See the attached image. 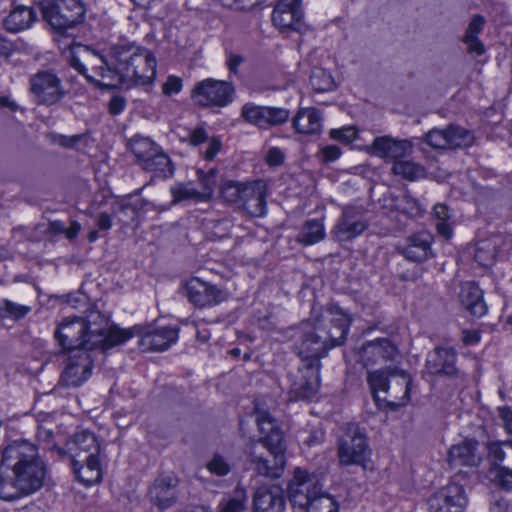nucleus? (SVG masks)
<instances>
[{"label":"nucleus","instance_id":"f257e3e1","mask_svg":"<svg viewBox=\"0 0 512 512\" xmlns=\"http://www.w3.org/2000/svg\"><path fill=\"white\" fill-rule=\"evenodd\" d=\"M69 63L88 82L105 88L129 83L147 85L156 75L155 56L130 42L112 45L108 59L86 46H74Z\"/></svg>","mask_w":512,"mask_h":512},{"label":"nucleus","instance_id":"f03ea898","mask_svg":"<svg viewBox=\"0 0 512 512\" xmlns=\"http://www.w3.org/2000/svg\"><path fill=\"white\" fill-rule=\"evenodd\" d=\"M328 311L330 315L339 317L317 319L313 326L303 330L295 344L297 354L303 361L302 367L293 376L290 388L296 399L309 400L317 393L320 358L329 349L342 345L346 339L351 318L338 306H331Z\"/></svg>","mask_w":512,"mask_h":512},{"label":"nucleus","instance_id":"7ed1b4c3","mask_svg":"<svg viewBox=\"0 0 512 512\" xmlns=\"http://www.w3.org/2000/svg\"><path fill=\"white\" fill-rule=\"evenodd\" d=\"M256 421L261 437L246 445L244 452L247 462L258 475L278 479L286 466L284 434L267 411H257Z\"/></svg>","mask_w":512,"mask_h":512},{"label":"nucleus","instance_id":"20e7f679","mask_svg":"<svg viewBox=\"0 0 512 512\" xmlns=\"http://www.w3.org/2000/svg\"><path fill=\"white\" fill-rule=\"evenodd\" d=\"M108 318L99 311H89L85 317L64 319L54 332L58 344L69 352L108 349L115 346Z\"/></svg>","mask_w":512,"mask_h":512},{"label":"nucleus","instance_id":"39448f33","mask_svg":"<svg viewBox=\"0 0 512 512\" xmlns=\"http://www.w3.org/2000/svg\"><path fill=\"white\" fill-rule=\"evenodd\" d=\"M0 471H9L29 494L39 490L46 478L47 468L39 456L38 447L27 440H16L2 450Z\"/></svg>","mask_w":512,"mask_h":512},{"label":"nucleus","instance_id":"423d86ee","mask_svg":"<svg viewBox=\"0 0 512 512\" xmlns=\"http://www.w3.org/2000/svg\"><path fill=\"white\" fill-rule=\"evenodd\" d=\"M134 336H139V346L143 351H164L178 339L177 329L155 327L153 325H136L130 329H113L112 338L115 345L125 343Z\"/></svg>","mask_w":512,"mask_h":512},{"label":"nucleus","instance_id":"0eeeda50","mask_svg":"<svg viewBox=\"0 0 512 512\" xmlns=\"http://www.w3.org/2000/svg\"><path fill=\"white\" fill-rule=\"evenodd\" d=\"M40 7L43 19L60 34L82 23L86 12L81 0H45Z\"/></svg>","mask_w":512,"mask_h":512},{"label":"nucleus","instance_id":"6e6552de","mask_svg":"<svg viewBox=\"0 0 512 512\" xmlns=\"http://www.w3.org/2000/svg\"><path fill=\"white\" fill-rule=\"evenodd\" d=\"M367 382L376 402L381 400L386 402L385 399L380 398L379 394L381 392L388 393L391 391L395 399H397L398 393L403 392L400 404H405L410 398L412 378L408 373L397 367H386L369 372Z\"/></svg>","mask_w":512,"mask_h":512},{"label":"nucleus","instance_id":"1a4fd4ad","mask_svg":"<svg viewBox=\"0 0 512 512\" xmlns=\"http://www.w3.org/2000/svg\"><path fill=\"white\" fill-rule=\"evenodd\" d=\"M370 448L364 432L354 424H349L338 441V458L341 465L366 467Z\"/></svg>","mask_w":512,"mask_h":512},{"label":"nucleus","instance_id":"9d476101","mask_svg":"<svg viewBox=\"0 0 512 512\" xmlns=\"http://www.w3.org/2000/svg\"><path fill=\"white\" fill-rule=\"evenodd\" d=\"M287 491L294 506H307L323 491L322 477L318 473L297 467L288 483Z\"/></svg>","mask_w":512,"mask_h":512},{"label":"nucleus","instance_id":"9b49d317","mask_svg":"<svg viewBox=\"0 0 512 512\" xmlns=\"http://www.w3.org/2000/svg\"><path fill=\"white\" fill-rule=\"evenodd\" d=\"M234 87L227 81L205 79L192 90L193 101L201 107H225L233 101Z\"/></svg>","mask_w":512,"mask_h":512},{"label":"nucleus","instance_id":"f8f14e48","mask_svg":"<svg viewBox=\"0 0 512 512\" xmlns=\"http://www.w3.org/2000/svg\"><path fill=\"white\" fill-rule=\"evenodd\" d=\"M460 475L452 477L451 481L428 500L430 512H463L468 499L462 484L457 481Z\"/></svg>","mask_w":512,"mask_h":512},{"label":"nucleus","instance_id":"ddd939ff","mask_svg":"<svg viewBox=\"0 0 512 512\" xmlns=\"http://www.w3.org/2000/svg\"><path fill=\"white\" fill-rule=\"evenodd\" d=\"M94 350L69 352L60 382L67 387H78L92 374Z\"/></svg>","mask_w":512,"mask_h":512},{"label":"nucleus","instance_id":"4468645a","mask_svg":"<svg viewBox=\"0 0 512 512\" xmlns=\"http://www.w3.org/2000/svg\"><path fill=\"white\" fill-rule=\"evenodd\" d=\"M424 141L433 149H457L471 146L474 136L463 127L449 125L444 129H431L425 134Z\"/></svg>","mask_w":512,"mask_h":512},{"label":"nucleus","instance_id":"2eb2a0df","mask_svg":"<svg viewBox=\"0 0 512 512\" xmlns=\"http://www.w3.org/2000/svg\"><path fill=\"white\" fill-rule=\"evenodd\" d=\"M241 117L249 124L267 130L285 124L290 118V111L282 107L246 103L241 109Z\"/></svg>","mask_w":512,"mask_h":512},{"label":"nucleus","instance_id":"dca6fc26","mask_svg":"<svg viewBox=\"0 0 512 512\" xmlns=\"http://www.w3.org/2000/svg\"><path fill=\"white\" fill-rule=\"evenodd\" d=\"M30 91L38 104L53 105L65 95L61 80L52 72L40 71L30 78Z\"/></svg>","mask_w":512,"mask_h":512},{"label":"nucleus","instance_id":"f3484780","mask_svg":"<svg viewBox=\"0 0 512 512\" xmlns=\"http://www.w3.org/2000/svg\"><path fill=\"white\" fill-rule=\"evenodd\" d=\"M368 227L364 209L356 206H346L342 215L332 230L333 237L340 242L350 241L362 234Z\"/></svg>","mask_w":512,"mask_h":512},{"label":"nucleus","instance_id":"a211bd4d","mask_svg":"<svg viewBox=\"0 0 512 512\" xmlns=\"http://www.w3.org/2000/svg\"><path fill=\"white\" fill-rule=\"evenodd\" d=\"M271 18L273 25L280 31H298L303 20L301 0H283L278 2L273 9Z\"/></svg>","mask_w":512,"mask_h":512},{"label":"nucleus","instance_id":"6ab92c4d","mask_svg":"<svg viewBox=\"0 0 512 512\" xmlns=\"http://www.w3.org/2000/svg\"><path fill=\"white\" fill-rule=\"evenodd\" d=\"M434 237L427 231H419L409 235L404 244L397 246V251L407 260L424 262L433 256L431 245Z\"/></svg>","mask_w":512,"mask_h":512},{"label":"nucleus","instance_id":"aec40b11","mask_svg":"<svg viewBox=\"0 0 512 512\" xmlns=\"http://www.w3.org/2000/svg\"><path fill=\"white\" fill-rule=\"evenodd\" d=\"M457 352L452 347H436L427 355L426 369L429 374L454 377L459 375L456 367Z\"/></svg>","mask_w":512,"mask_h":512},{"label":"nucleus","instance_id":"412c9836","mask_svg":"<svg viewBox=\"0 0 512 512\" xmlns=\"http://www.w3.org/2000/svg\"><path fill=\"white\" fill-rule=\"evenodd\" d=\"M186 293L189 301L198 307L216 305L227 299L225 291L198 278L186 284Z\"/></svg>","mask_w":512,"mask_h":512},{"label":"nucleus","instance_id":"4be33fe9","mask_svg":"<svg viewBox=\"0 0 512 512\" xmlns=\"http://www.w3.org/2000/svg\"><path fill=\"white\" fill-rule=\"evenodd\" d=\"M510 246V240L503 234H493L476 243L474 258L483 267L492 266Z\"/></svg>","mask_w":512,"mask_h":512},{"label":"nucleus","instance_id":"5701e85b","mask_svg":"<svg viewBox=\"0 0 512 512\" xmlns=\"http://www.w3.org/2000/svg\"><path fill=\"white\" fill-rule=\"evenodd\" d=\"M66 447L71 463L76 464L84 463L85 456L98 457L100 452V445L96 436L88 430L74 433L67 441Z\"/></svg>","mask_w":512,"mask_h":512},{"label":"nucleus","instance_id":"b1692460","mask_svg":"<svg viewBox=\"0 0 512 512\" xmlns=\"http://www.w3.org/2000/svg\"><path fill=\"white\" fill-rule=\"evenodd\" d=\"M358 354L364 367L368 368L380 361L392 360L397 354V348L389 339L380 338L363 344Z\"/></svg>","mask_w":512,"mask_h":512},{"label":"nucleus","instance_id":"393cba45","mask_svg":"<svg viewBox=\"0 0 512 512\" xmlns=\"http://www.w3.org/2000/svg\"><path fill=\"white\" fill-rule=\"evenodd\" d=\"M478 442L475 440H464L463 442L453 445L448 452V463L451 468L460 467H478L482 458L478 452Z\"/></svg>","mask_w":512,"mask_h":512},{"label":"nucleus","instance_id":"a878e982","mask_svg":"<svg viewBox=\"0 0 512 512\" xmlns=\"http://www.w3.org/2000/svg\"><path fill=\"white\" fill-rule=\"evenodd\" d=\"M266 184L263 181L246 183L240 204L252 217H262L266 214Z\"/></svg>","mask_w":512,"mask_h":512},{"label":"nucleus","instance_id":"bb28decb","mask_svg":"<svg viewBox=\"0 0 512 512\" xmlns=\"http://www.w3.org/2000/svg\"><path fill=\"white\" fill-rule=\"evenodd\" d=\"M177 484L171 476L157 478L149 489L150 500L162 509L171 507L178 498Z\"/></svg>","mask_w":512,"mask_h":512},{"label":"nucleus","instance_id":"cd10ccee","mask_svg":"<svg viewBox=\"0 0 512 512\" xmlns=\"http://www.w3.org/2000/svg\"><path fill=\"white\" fill-rule=\"evenodd\" d=\"M256 512H282L285 506L284 492L280 486L260 487L254 495Z\"/></svg>","mask_w":512,"mask_h":512},{"label":"nucleus","instance_id":"c85d7f7f","mask_svg":"<svg viewBox=\"0 0 512 512\" xmlns=\"http://www.w3.org/2000/svg\"><path fill=\"white\" fill-rule=\"evenodd\" d=\"M412 149L408 140H397L390 136L376 137L372 143V153L385 159L397 161Z\"/></svg>","mask_w":512,"mask_h":512},{"label":"nucleus","instance_id":"c756f323","mask_svg":"<svg viewBox=\"0 0 512 512\" xmlns=\"http://www.w3.org/2000/svg\"><path fill=\"white\" fill-rule=\"evenodd\" d=\"M459 299L462 306L473 316L481 317L487 312L482 290L473 282L461 286Z\"/></svg>","mask_w":512,"mask_h":512},{"label":"nucleus","instance_id":"7c9ffc66","mask_svg":"<svg viewBox=\"0 0 512 512\" xmlns=\"http://www.w3.org/2000/svg\"><path fill=\"white\" fill-rule=\"evenodd\" d=\"M292 126L300 134H317L322 129V116L315 108H300L293 118Z\"/></svg>","mask_w":512,"mask_h":512},{"label":"nucleus","instance_id":"2f4dec72","mask_svg":"<svg viewBox=\"0 0 512 512\" xmlns=\"http://www.w3.org/2000/svg\"><path fill=\"white\" fill-rule=\"evenodd\" d=\"M35 20V13L27 6H17L3 19V27L12 33L29 28Z\"/></svg>","mask_w":512,"mask_h":512},{"label":"nucleus","instance_id":"473e14b6","mask_svg":"<svg viewBox=\"0 0 512 512\" xmlns=\"http://www.w3.org/2000/svg\"><path fill=\"white\" fill-rule=\"evenodd\" d=\"M140 166L143 170L160 178H169L174 173L173 163L162 148L154 155L149 156L148 159H144Z\"/></svg>","mask_w":512,"mask_h":512},{"label":"nucleus","instance_id":"72a5a7b5","mask_svg":"<svg viewBox=\"0 0 512 512\" xmlns=\"http://www.w3.org/2000/svg\"><path fill=\"white\" fill-rule=\"evenodd\" d=\"M74 473L79 481L85 485H92L101 480V466L99 457L85 456L84 463H72Z\"/></svg>","mask_w":512,"mask_h":512},{"label":"nucleus","instance_id":"f704fd0d","mask_svg":"<svg viewBox=\"0 0 512 512\" xmlns=\"http://www.w3.org/2000/svg\"><path fill=\"white\" fill-rule=\"evenodd\" d=\"M128 147L137 158L139 165L144 162V159H148L149 156L154 155L161 149L152 139L140 135L131 138L128 141Z\"/></svg>","mask_w":512,"mask_h":512},{"label":"nucleus","instance_id":"c9c22d12","mask_svg":"<svg viewBox=\"0 0 512 512\" xmlns=\"http://www.w3.org/2000/svg\"><path fill=\"white\" fill-rule=\"evenodd\" d=\"M30 495L23 486L18 484L15 476L0 471V499L3 501H15L23 496Z\"/></svg>","mask_w":512,"mask_h":512},{"label":"nucleus","instance_id":"e433bc0d","mask_svg":"<svg viewBox=\"0 0 512 512\" xmlns=\"http://www.w3.org/2000/svg\"><path fill=\"white\" fill-rule=\"evenodd\" d=\"M325 236L323 223L320 220L313 219L303 224L296 241L306 246L313 245L322 241Z\"/></svg>","mask_w":512,"mask_h":512},{"label":"nucleus","instance_id":"4c0bfd02","mask_svg":"<svg viewBox=\"0 0 512 512\" xmlns=\"http://www.w3.org/2000/svg\"><path fill=\"white\" fill-rule=\"evenodd\" d=\"M391 207L402 214L408 215L409 217H419L424 212L419 201L409 194L392 197Z\"/></svg>","mask_w":512,"mask_h":512},{"label":"nucleus","instance_id":"58836bf2","mask_svg":"<svg viewBox=\"0 0 512 512\" xmlns=\"http://www.w3.org/2000/svg\"><path fill=\"white\" fill-rule=\"evenodd\" d=\"M392 172L408 181H415L425 176V169L418 163L410 160H397L394 162Z\"/></svg>","mask_w":512,"mask_h":512},{"label":"nucleus","instance_id":"ea45409f","mask_svg":"<svg viewBox=\"0 0 512 512\" xmlns=\"http://www.w3.org/2000/svg\"><path fill=\"white\" fill-rule=\"evenodd\" d=\"M433 216L437 232L447 239L450 238L452 236V226L449 223L450 213L448 207L444 204H436L433 208Z\"/></svg>","mask_w":512,"mask_h":512},{"label":"nucleus","instance_id":"a19ab883","mask_svg":"<svg viewBox=\"0 0 512 512\" xmlns=\"http://www.w3.org/2000/svg\"><path fill=\"white\" fill-rule=\"evenodd\" d=\"M310 83L316 92L330 91L335 87V82L331 74L320 67L312 69Z\"/></svg>","mask_w":512,"mask_h":512},{"label":"nucleus","instance_id":"79ce46f5","mask_svg":"<svg viewBox=\"0 0 512 512\" xmlns=\"http://www.w3.org/2000/svg\"><path fill=\"white\" fill-rule=\"evenodd\" d=\"M301 508L306 509L307 512H338V504L324 491L313 498L309 505Z\"/></svg>","mask_w":512,"mask_h":512},{"label":"nucleus","instance_id":"37998d69","mask_svg":"<svg viewBox=\"0 0 512 512\" xmlns=\"http://www.w3.org/2000/svg\"><path fill=\"white\" fill-rule=\"evenodd\" d=\"M172 205L186 200L203 201L198 190L193 188L190 183H180L171 187Z\"/></svg>","mask_w":512,"mask_h":512},{"label":"nucleus","instance_id":"c03bdc74","mask_svg":"<svg viewBox=\"0 0 512 512\" xmlns=\"http://www.w3.org/2000/svg\"><path fill=\"white\" fill-rule=\"evenodd\" d=\"M31 311L30 306L21 305L10 300L0 301V317L19 320L24 318Z\"/></svg>","mask_w":512,"mask_h":512},{"label":"nucleus","instance_id":"a18cd8bd","mask_svg":"<svg viewBox=\"0 0 512 512\" xmlns=\"http://www.w3.org/2000/svg\"><path fill=\"white\" fill-rule=\"evenodd\" d=\"M246 183L226 181L220 189L222 198L234 204H240Z\"/></svg>","mask_w":512,"mask_h":512},{"label":"nucleus","instance_id":"49530a36","mask_svg":"<svg viewBox=\"0 0 512 512\" xmlns=\"http://www.w3.org/2000/svg\"><path fill=\"white\" fill-rule=\"evenodd\" d=\"M246 494L243 490L236 491V495L227 500L221 502V512H243L245 510Z\"/></svg>","mask_w":512,"mask_h":512},{"label":"nucleus","instance_id":"de8ad7c7","mask_svg":"<svg viewBox=\"0 0 512 512\" xmlns=\"http://www.w3.org/2000/svg\"><path fill=\"white\" fill-rule=\"evenodd\" d=\"M207 469L217 476H225L231 471V466L223 456L215 454L207 463Z\"/></svg>","mask_w":512,"mask_h":512},{"label":"nucleus","instance_id":"09e8293b","mask_svg":"<svg viewBox=\"0 0 512 512\" xmlns=\"http://www.w3.org/2000/svg\"><path fill=\"white\" fill-rule=\"evenodd\" d=\"M198 175L202 186V190L199 191V193L203 201H208L213 195V191L216 186V179H213V176L204 175L202 171H199Z\"/></svg>","mask_w":512,"mask_h":512},{"label":"nucleus","instance_id":"8fccbe9b","mask_svg":"<svg viewBox=\"0 0 512 512\" xmlns=\"http://www.w3.org/2000/svg\"><path fill=\"white\" fill-rule=\"evenodd\" d=\"M357 131L354 127H344L341 129H332L330 137L333 140L348 144L356 138Z\"/></svg>","mask_w":512,"mask_h":512},{"label":"nucleus","instance_id":"3c124183","mask_svg":"<svg viewBox=\"0 0 512 512\" xmlns=\"http://www.w3.org/2000/svg\"><path fill=\"white\" fill-rule=\"evenodd\" d=\"M223 6L236 8L239 10H251L257 6L261 0H218Z\"/></svg>","mask_w":512,"mask_h":512},{"label":"nucleus","instance_id":"603ef678","mask_svg":"<svg viewBox=\"0 0 512 512\" xmlns=\"http://www.w3.org/2000/svg\"><path fill=\"white\" fill-rule=\"evenodd\" d=\"M485 19L481 15H474L471 19L464 36L478 37L483 30Z\"/></svg>","mask_w":512,"mask_h":512},{"label":"nucleus","instance_id":"864d4df0","mask_svg":"<svg viewBox=\"0 0 512 512\" xmlns=\"http://www.w3.org/2000/svg\"><path fill=\"white\" fill-rule=\"evenodd\" d=\"M119 215V220L127 224L128 213H131L130 218H134L137 215V207L129 202H123L118 205L114 210Z\"/></svg>","mask_w":512,"mask_h":512},{"label":"nucleus","instance_id":"5fc2aeb1","mask_svg":"<svg viewBox=\"0 0 512 512\" xmlns=\"http://www.w3.org/2000/svg\"><path fill=\"white\" fill-rule=\"evenodd\" d=\"M463 42L467 46L468 53H474L476 55H482L485 51L483 43L474 36H464Z\"/></svg>","mask_w":512,"mask_h":512},{"label":"nucleus","instance_id":"6e6d98bb","mask_svg":"<svg viewBox=\"0 0 512 512\" xmlns=\"http://www.w3.org/2000/svg\"><path fill=\"white\" fill-rule=\"evenodd\" d=\"M182 88V80L175 76H169L163 85V93L172 95L178 93Z\"/></svg>","mask_w":512,"mask_h":512},{"label":"nucleus","instance_id":"4d7b16f0","mask_svg":"<svg viewBox=\"0 0 512 512\" xmlns=\"http://www.w3.org/2000/svg\"><path fill=\"white\" fill-rule=\"evenodd\" d=\"M285 155L283 151L277 147H272L268 150L266 155V162L270 166H278L284 162Z\"/></svg>","mask_w":512,"mask_h":512},{"label":"nucleus","instance_id":"13d9d810","mask_svg":"<svg viewBox=\"0 0 512 512\" xmlns=\"http://www.w3.org/2000/svg\"><path fill=\"white\" fill-rule=\"evenodd\" d=\"M209 139L208 134L204 127H196L189 135V143L193 146H198Z\"/></svg>","mask_w":512,"mask_h":512},{"label":"nucleus","instance_id":"bf43d9fd","mask_svg":"<svg viewBox=\"0 0 512 512\" xmlns=\"http://www.w3.org/2000/svg\"><path fill=\"white\" fill-rule=\"evenodd\" d=\"M244 57L240 54L228 52L226 57V65L230 73L237 74L238 67L244 62Z\"/></svg>","mask_w":512,"mask_h":512},{"label":"nucleus","instance_id":"052dcab7","mask_svg":"<svg viewBox=\"0 0 512 512\" xmlns=\"http://www.w3.org/2000/svg\"><path fill=\"white\" fill-rule=\"evenodd\" d=\"M221 147H222L221 141L216 137H212L208 142V147H207L206 151L204 152V158L206 160L214 159L215 156L221 150Z\"/></svg>","mask_w":512,"mask_h":512},{"label":"nucleus","instance_id":"680f3d73","mask_svg":"<svg viewBox=\"0 0 512 512\" xmlns=\"http://www.w3.org/2000/svg\"><path fill=\"white\" fill-rule=\"evenodd\" d=\"M37 438L40 442L50 443L54 438V431L48 425L41 424L37 430Z\"/></svg>","mask_w":512,"mask_h":512},{"label":"nucleus","instance_id":"e2e57ef3","mask_svg":"<svg viewBox=\"0 0 512 512\" xmlns=\"http://www.w3.org/2000/svg\"><path fill=\"white\" fill-rule=\"evenodd\" d=\"M321 153L323 155V159L326 162H331L339 158L341 152L340 148L335 145H328L322 148Z\"/></svg>","mask_w":512,"mask_h":512},{"label":"nucleus","instance_id":"0e129e2a","mask_svg":"<svg viewBox=\"0 0 512 512\" xmlns=\"http://www.w3.org/2000/svg\"><path fill=\"white\" fill-rule=\"evenodd\" d=\"M82 139L81 135H73V136H64L60 135L58 136L56 142L64 148H73L76 146L80 140Z\"/></svg>","mask_w":512,"mask_h":512},{"label":"nucleus","instance_id":"69168bd1","mask_svg":"<svg viewBox=\"0 0 512 512\" xmlns=\"http://www.w3.org/2000/svg\"><path fill=\"white\" fill-rule=\"evenodd\" d=\"M125 107V99L121 96H113L109 101V112L112 115H117L123 111Z\"/></svg>","mask_w":512,"mask_h":512},{"label":"nucleus","instance_id":"338daca9","mask_svg":"<svg viewBox=\"0 0 512 512\" xmlns=\"http://www.w3.org/2000/svg\"><path fill=\"white\" fill-rule=\"evenodd\" d=\"M462 341L466 345H474L480 341V333L475 330H464L462 332Z\"/></svg>","mask_w":512,"mask_h":512},{"label":"nucleus","instance_id":"774afa93","mask_svg":"<svg viewBox=\"0 0 512 512\" xmlns=\"http://www.w3.org/2000/svg\"><path fill=\"white\" fill-rule=\"evenodd\" d=\"M97 226L101 230H109L112 226L111 217L105 212L100 213L97 220Z\"/></svg>","mask_w":512,"mask_h":512}]
</instances>
